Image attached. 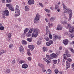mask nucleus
<instances>
[{"instance_id":"obj_1","label":"nucleus","mask_w":74,"mask_h":74,"mask_svg":"<svg viewBox=\"0 0 74 74\" xmlns=\"http://www.w3.org/2000/svg\"><path fill=\"white\" fill-rule=\"evenodd\" d=\"M64 12L66 14H69V21H70L71 18H72V16L73 15V12H72V10H71L67 8L64 10Z\"/></svg>"},{"instance_id":"obj_2","label":"nucleus","mask_w":74,"mask_h":74,"mask_svg":"<svg viewBox=\"0 0 74 74\" xmlns=\"http://www.w3.org/2000/svg\"><path fill=\"white\" fill-rule=\"evenodd\" d=\"M38 29H35L32 35V37H36L38 34Z\"/></svg>"},{"instance_id":"obj_3","label":"nucleus","mask_w":74,"mask_h":74,"mask_svg":"<svg viewBox=\"0 0 74 74\" xmlns=\"http://www.w3.org/2000/svg\"><path fill=\"white\" fill-rule=\"evenodd\" d=\"M65 53L66 54L64 55V59L65 60L67 59V58H69V57H70V54H69V51L67 50H65Z\"/></svg>"},{"instance_id":"obj_4","label":"nucleus","mask_w":74,"mask_h":74,"mask_svg":"<svg viewBox=\"0 0 74 74\" xmlns=\"http://www.w3.org/2000/svg\"><path fill=\"white\" fill-rule=\"evenodd\" d=\"M40 18V15L38 14H37L35 18L34 19V23H37L38 21H39Z\"/></svg>"},{"instance_id":"obj_5","label":"nucleus","mask_w":74,"mask_h":74,"mask_svg":"<svg viewBox=\"0 0 74 74\" xmlns=\"http://www.w3.org/2000/svg\"><path fill=\"white\" fill-rule=\"evenodd\" d=\"M6 7L9 8L10 10L11 11H14V9L12 7V5L11 4H8L6 5Z\"/></svg>"},{"instance_id":"obj_6","label":"nucleus","mask_w":74,"mask_h":74,"mask_svg":"<svg viewBox=\"0 0 74 74\" xmlns=\"http://www.w3.org/2000/svg\"><path fill=\"white\" fill-rule=\"evenodd\" d=\"M15 12L16 13L15 15L16 16H18L19 15H20V14H21V11L20 10H15Z\"/></svg>"},{"instance_id":"obj_7","label":"nucleus","mask_w":74,"mask_h":74,"mask_svg":"<svg viewBox=\"0 0 74 74\" xmlns=\"http://www.w3.org/2000/svg\"><path fill=\"white\" fill-rule=\"evenodd\" d=\"M53 43V42L52 40H50L49 42H47L46 44L47 46H49L51 45V44H52Z\"/></svg>"},{"instance_id":"obj_8","label":"nucleus","mask_w":74,"mask_h":74,"mask_svg":"<svg viewBox=\"0 0 74 74\" xmlns=\"http://www.w3.org/2000/svg\"><path fill=\"white\" fill-rule=\"evenodd\" d=\"M63 29V27L60 25H58L57 28L56 29L57 30H62Z\"/></svg>"},{"instance_id":"obj_9","label":"nucleus","mask_w":74,"mask_h":74,"mask_svg":"<svg viewBox=\"0 0 74 74\" xmlns=\"http://www.w3.org/2000/svg\"><path fill=\"white\" fill-rule=\"evenodd\" d=\"M4 14L5 15V16H9L10 15V14H9V11L7 10H5L4 11Z\"/></svg>"},{"instance_id":"obj_10","label":"nucleus","mask_w":74,"mask_h":74,"mask_svg":"<svg viewBox=\"0 0 74 74\" xmlns=\"http://www.w3.org/2000/svg\"><path fill=\"white\" fill-rule=\"evenodd\" d=\"M28 3L29 5H32L34 4V0H29L28 1Z\"/></svg>"},{"instance_id":"obj_11","label":"nucleus","mask_w":74,"mask_h":74,"mask_svg":"<svg viewBox=\"0 0 74 74\" xmlns=\"http://www.w3.org/2000/svg\"><path fill=\"white\" fill-rule=\"evenodd\" d=\"M63 42L65 45H67L69 43V40L67 39H65L63 41Z\"/></svg>"},{"instance_id":"obj_12","label":"nucleus","mask_w":74,"mask_h":74,"mask_svg":"<svg viewBox=\"0 0 74 74\" xmlns=\"http://www.w3.org/2000/svg\"><path fill=\"white\" fill-rule=\"evenodd\" d=\"M69 31L70 33H73L74 32V27L73 26H72V27L70 28L69 29Z\"/></svg>"},{"instance_id":"obj_13","label":"nucleus","mask_w":74,"mask_h":74,"mask_svg":"<svg viewBox=\"0 0 74 74\" xmlns=\"http://www.w3.org/2000/svg\"><path fill=\"white\" fill-rule=\"evenodd\" d=\"M50 57L51 59H53V58H56V55L54 53H53L50 55Z\"/></svg>"},{"instance_id":"obj_14","label":"nucleus","mask_w":74,"mask_h":74,"mask_svg":"<svg viewBox=\"0 0 74 74\" xmlns=\"http://www.w3.org/2000/svg\"><path fill=\"white\" fill-rule=\"evenodd\" d=\"M22 67L23 69H27L28 67V65L26 64H24L22 65Z\"/></svg>"},{"instance_id":"obj_15","label":"nucleus","mask_w":74,"mask_h":74,"mask_svg":"<svg viewBox=\"0 0 74 74\" xmlns=\"http://www.w3.org/2000/svg\"><path fill=\"white\" fill-rule=\"evenodd\" d=\"M28 47L30 49L31 51H33L34 48V45H28Z\"/></svg>"},{"instance_id":"obj_16","label":"nucleus","mask_w":74,"mask_h":74,"mask_svg":"<svg viewBox=\"0 0 74 74\" xmlns=\"http://www.w3.org/2000/svg\"><path fill=\"white\" fill-rule=\"evenodd\" d=\"M6 51V50H1L0 51V56H1V55L2 54H3L4 53H5Z\"/></svg>"},{"instance_id":"obj_17","label":"nucleus","mask_w":74,"mask_h":74,"mask_svg":"<svg viewBox=\"0 0 74 74\" xmlns=\"http://www.w3.org/2000/svg\"><path fill=\"white\" fill-rule=\"evenodd\" d=\"M62 6L63 7V9L64 10H65L66 9H67V7L64 4V3H62Z\"/></svg>"},{"instance_id":"obj_18","label":"nucleus","mask_w":74,"mask_h":74,"mask_svg":"<svg viewBox=\"0 0 74 74\" xmlns=\"http://www.w3.org/2000/svg\"><path fill=\"white\" fill-rule=\"evenodd\" d=\"M70 64L68 62L66 61V66L67 68H70Z\"/></svg>"},{"instance_id":"obj_19","label":"nucleus","mask_w":74,"mask_h":74,"mask_svg":"<svg viewBox=\"0 0 74 74\" xmlns=\"http://www.w3.org/2000/svg\"><path fill=\"white\" fill-rule=\"evenodd\" d=\"M24 48L22 45H21L19 48V51L20 52H22L23 51Z\"/></svg>"},{"instance_id":"obj_20","label":"nucleus","mask_w":74,"mask_h":74,"mask_svg":"<svg viewBox=\"0 0 74 74\" xmlns=\"http://www.w3.org/2000/svg\"><path fill=\"white\" fill-rule=\"evenodd\" d=\"M25 10L26 11H29V7L28 6H26L25 8Z\"/></svg>"},{"instance_id":"obj_21","label":"nucleus","mask_w":74,"mask_h":74,"mask_svg":"<svg viewBox=\"0 0 74 74\" xmlns=\"http://www.w3.org/2000/svg\"><path fill=\"white\" fill-rule=\"evenodd\" d=\"M21 42L23 45H26L27 44V42L25 40H22Z\"/></svg>"},{"instance_id":"obj_22","label":"nucleus","mask_w":74,"mask_h":74,"mask_svg":"<svg viewBox=\"0 0 74 74\" xmlns=\"http://www.w3.org/2000/svg\"><path fill=\"white\" fill-rule=\"evenodd\" d=\"M67 26L66 27V29H70V28H71V27H72V26L70 24H67Z\"/></svg>"},{"instance_id":"obj_23","label":"nucleus","mask_w":74,"mask_h":74,"mask_svg":"<svg viewBox=\"0 0 74 74\" xmlns=\"http://www.w3.org/2000/svg\"><path fill=\"white\" fill-rule=\"evenodd\" d=\"M29 31V29L28 28H26L24 30V34H26V33L27 32Z\"/></svg>"},{"instance_id":"obj_24","label":"nucleus","mask_w":74,"mask_h":74,"mask_svg":"<svg viewBox=\"0 0 74 74\" xmlns=\"http://www.w3.org/2000/svg\"><path fill=\"white\" fill-rule=\"evenodd\" d=\"M46 30L47 31L46 34H48V32H49V29H48V27L47 26L46 27Z\"/></svg>"},{"instance_id":"obj_25","label":"nucleus","mask_w":74,"mask_h":74,"mask_svg":"<svg viewBox=\"0 0 74 74\" xmlns=\"http://www.w3.org/2000/svg\"><path fill=\"white\" fill-rule=\"evenodd\" d=\"M38 66L41 68H43V67H44V64H39Z\"/></svg>"},{"instance_id":"obj_26","label":"nucleus","mask_w":74,"mask_h":74,"mask_svg":"<svg viewBox=\"0 0 74 74\" xmlns=\"http://www.w3.org/2000/svg\"><path fill=\"white\" fill-rule=\"evenodd\" d=\"M52 73V71H51L50 69H48L47 70V74H51Z\"/></svg>"},{"instance_id":"obj_27","label":"nucleus","mask_w":74,"mask_h":74,"mask_svg":"<svg viewBox=\"0 0 74 74\" xmlns=\"http://www.w3.org/2000/svg\"><path fill=\"white\" fill-rule=\"evenodd\" d=\"M55 18L53 17H52L50 19V20L51 22H53V21H54V20H55Z\"/></svg>"},{"instance_id":"obj_28","label":"nucleus","mask_w":74,"mask_h":74,"mask_svg":"<svg viewBox=\"0 0 74 74\" xmlns=\"http://www.w3.org/2000/svg\"><path fill=\"white\" fill-rule=\"evenodd\" d=\"M50 56H51V55H50V56L48 55H46V57L47 58V59H48L49 60L51 59V57Z\"/></svg>"},{"instance_id":"obj_29","label":"nucleus","mask_w":74,"mask_h":74,"mask_svg":"<svg viewBox=\"0 0 74 74\" xmlns=\"http://www.w3.org/2000/svg\"><path fill=\"white\" fill-rule=\"evenodd\" d=\"M27 40L29 42H32V41L33 40L32 38H28Z\"/></svg>"},{"instance_id":"obj_30","label":"nucleus","mask_w":74,"mask_h":74,"mask_svg":"<svg viewBox=\"0 0 74 74\" xmlns=\"http://www.w3.org/2000/svg\"><path fill=\"white\" fill-rule=\"evenodd\" d=\"M26 36L27 37H30V36H31V33L28 32V33H27L26 34Z\"/></svg>"},{"instance_id":"obj_31","label":"nucleus","mask_w":74,"mask_h":74,"mask_svg":"<svg viewBox=\"0 0 74 74\" xmlns=\"http://www.w3.org/2000/svg\"><path fill=\"white\" fill-rule=\"evenodd\" d=\"M53 36L54 40H56L58 38V36H57L56 35H54Z\"/></svg>"},{"instance_id":"obj_32","label":"nucleus","mask_w":74,"mask_h":74,"mask_svg":"<svg viewBox=\"0 0 74 74\" xmlns=\"http://www.w3.org/2000/svg\"><path fill=\"white\" fill-rule=\"evenodd\" d=\"M43 49L44 52H45V51H47V48L43 47Z\"/></svg>"},{"instance_id":"obj_33","label":"nucleus","mask_w":74,"mask_h":74,"mask_svg":"<svg viewBox=\"0 0 74 74\" xmlns=\"http://www.w3.org/2000/svg\"><path fill=\"white\" fill-rule=\"evenodd\" d=\"M18 9L19 6H18V5H16V9L15 10H19Z\"/></svg>"},{"instance_id":"obj_34","label":"nucleus","mask_w":74,"mask_h":74,"mask_svg":"<svg viewBox=\"0 0 74 74\" xmlns=\"http://www.w3.org/2000/svg\"><path fill=\"white\" fill-rule=\"evenodd\" d=\"M44 60L45 61V62H47L48 63H49V61L48 60H47V59L45 58H44Z\"/></svg>"},{"instance_id":"obj_35","label":"nucleus","mask_w":74,"mask_h":74,"mask_svg":"<svg viewBox=\"0 0 74 74\" xmlns=\"http://www.w3.org/2000/svg\"><path fill=\"white\" fill-rule=\"evenodd\" d=\"M45 10L47 12L49 13V12H50V10H49L48 9H46V8L45 9Z\"/></svg>"},{"instance_id":"obj_36","label":"nucleus","mask_w":74,"mask_h":74,"mask_svg":"<svg viewBox=\"0 0 74 74\" xmlns=\"http://www.w3.org/2000/svg\"><path fill=\"white\" fill-rule=\"evenodd\" d=\"M49 38H51V39H52V36L51 34H49Z\"/></svg>"},{"instance_id":"obj_37","label":"nucleus","mask_w":74,"mask_h":74,"mask_svg":"<svg viewBox=\"0 0 74 74\" xmlns=\"http://www.w3.org/2000/svg\"><path fill=\"white\" fill-rule=\"evenodd\" d=\"M5 73H10V70L9 69H7L5 71Z\"/></svg>"},{"instance_id":"obj_38","label":"nucleus","mask_w":74,"mask_h":74,"mask_svg":"<svg viewBox=\"0 0 74 74\" xmlns=\"http://www.w3.org/2000/svg\"><path fill=\"white\" fill-rule=\"evenodd\" d=\"M4 29V27L1 26L0 27V29L1 30H3Z\"/></svg>"},{"instance_id":"obj_39","label":"nucleus","mask_w":74,"mask_h":74,"mask_svg":"<svg viewBox=\"0 0 74 74\" xmlns=\"http://www.w3.org/2000/svg\"><path fill=\"white\" fill-rule=\"evenodd\" d=\"M7 35L8 36V37L9 38H11V35L10 33H8L7 34Z\"/></svg>"},{"instance_id":"obj_40","label":"nucleus","mask_w":74,"mask_h":74,"mask_svg":"<svg viewBox=\"0 0 74 74\" xmlns=\"http://www.w3.org/2000/svg\"><path fill=\"white\" fill-rule=\"evenodd\" d=\"M57 62V60H53V63L55 64H56Z\"/></svg>"},{"instance_id":"obj_41","label":"nucleus","mask_w":74,"mask_h":74,"mask_svg":"<svg viewBox=\"0 0 74 74\" xmlns=\"http://www.w3.org/2000/svg\"><path fill=\"white\" fill-rule=\"evenodd\" d=\"M70 36L71 38H73V37H74V34H71Z\"/></svg>"},{"instance_id":"obj_42","label":"nucleus","mask_w":74,"mask_h":74,"mask_svg":"<svg viewBox=\"0 0 74 74\" xmlns=\"http://www.w3.org/2000/svg\"><path fill=\"white\" fill-rule=\"evenodd\" d=\"M48 25H49V27H50V26H53V24H50L49 23H48Z\"/></svg>"},{"instance_id":"obj_43","label":"nucleus","mask_w":74,"mask_h":74,"mask_svg":"<svg viewBox=\"0 0 74 74\" xmlns=\"http://www.w3.org/2000/svg\"><path fill=\"white\" fill-rule=\"evenodd\" d=\"M11 0H7L6 1L7 3H11Z\"/></svg>"},{"instance_id":"obj_44","label":"nucleus","mask_w":74,"mask_h":74,"mask_svg":"<svg viewBox=\"0 0 74 74\" xmlns=\"http://www.w3.org/2000/svg\"><path fill=\"white\" fill-rule=\"evenodd\" d=\"M37 44L38 45H40L41 44V42L38 41L37 42Z\"/></svg>"},{"instance_id":"obj_45","label":"nucleus","mask_w":74,"mask_h":74,"mask_svg":"<svg viewBox=\"0 0 74 74\" xmlns=\"http://www.w3.org/2000/svg\"><path fill=\"white\" fill-rule=\"evenodd\" d=\"M59 8V6L56 5H55V9H58Z\"/></svg>"},{"instance_id":"obj_46","label":"nucleus","mask_w":74,"mask_h":74,"mask_svg":"<svg viewBox=\"0 0 74 74\" xmlns=\"http://www.w3.org/2000/svg\"><path fill=\"white\" fill-rule=\"evenodd\" d=\"M27 55L29 56H30V55H32V53H31L30 52L28 51L27 52Z\"/></svg>"},{"instance_id":"obj_47","label":"nucleus","mask_w":74,"mask_h":74,"mask_svg":"<svg viewBox=\"0 0 74 74\" xmlns=\"http://www.w3.org/2000/svg\"><path fill=\"white\" fill-rule=\"evenodd\" d=\"M24 61L23 60H21L19 61V63H20V64H22V63H24Z\"/></svg>"},{"instance_id":"obj_48","label":"nucleus","mask_w":74,"mask_h":74,"mask_svg":"<svg viewBox=\"0 0 74 74\" xmlns=\"http://www.w3.org/2000/svg\"><path fill=\"white\" fill-rule=\"evenodd\" d=\"M55 71H56L55 72V73L56 74H58V70L57 69H55Z\"/></svg>"},{"instance_id":"obj_49","label":"nucleus","mask_w":74,"mask_h":74,"mask_svg":"<svg viewBox=\"0 0 74 74\" xmlns=\"http://www.w3.org/2000/svg\"><path fill=\"white\" fill-rule=\"evenodd\" d=\"M13 47V45L12 44H10L9 46V47L10 48H12Z\"/></svg>"},{"instance_id":"obj_50","label":"nucleus","mask_w":74,"mask_h":74,"mask_svg":"<svg viewBox=\"0 0 74 74\" xmlns=\"http://www.w3.org/2000/svg\"><path fill=\"white\" fill-rule=\"evenodd\" d=\"M67 60H68V61L69 62H71V61H72L71 59H70V58L68 59H67Z\"/></svg>"},{"instance_id":"obj_51","label":"nucleus","mask_w":74,"mask_h":74,"mask_svg":"<svg viewBox=\"0 0 74 74\" xmlns=\"http://www.w3.org/2000/svg\"><path fill=\"white\" fill-rule=\"evenodd\" d=\"M27 59L28 60L30 61L32 60V58L30 57H28L27 58Z\"/></svg>"},{"instance_id":"obj_52","label":"nucleus","mask_w":74,"mask_h":74,"mask_svg":"<svg viewBox=\"0 0 74 74\" xmlns=\"http://www.w3.org/2000/svg\"><path fill=\"white\" fill-rule=\"evenodd\" d=\"M39 4L41 6V7H43V5H42V3H39Z\"/></svg>"},{"instance_id":"obj_53","label":"nucleus","mask_w":74,"mask_h":74,"mask_svg":"<svg viewBox=\"0 0 74 74\" xmlns=\"http://www.w3.org/2000/svg\"><path fill=\"white\" fill-rule=\"evenodd\" d=\"M58 72L60 74H62L63 73V71H61L60 72L59 71Z\"/></svg>"},{"instance_id":"obj_54","label":"nucleus","mask_w":74,"mask_h":74,"mask_svg":"<svg viewBox=\"0 0 74 74\" xmlns=\"http://www.w3.org/2000/svg\"><path fill=\"white\" fill-rule=\"evenodd\" d=\"M5 15L4 14H2V17L3 18H5Z\"/></svg>"},{"instance_id":"obj_55","label":"nucleus","mask_w":74,"mask_h":74,"mask_svg":"<svg viewBox=\"0 0 74 74\" xmlns=\"http://www.w3.org/2000/svg\"><path fill=\"white\" fill-rule=\"evenodd\" d=\"M70 51L72 52H74V50L73 49H70Z\"/></svg>"},{"instance_id":"obj_56","label":"nucleus","mask_w":74,"mask_h":74,"mask_svg":"<svg viewBox=\"0 0 74 74\" xmlns=\"http://www.w3.org/2000/svg\"><path fill=\"white\" fill-rule=\"evenodd\" d=\"M72 67L73 68V69H74V63L72 65Z\"/></svg>"},{"instance_id":"obj_57","label":"nucleus","mask_w":74,"mask_h":74,"mask_svg":"<svg viewBox=\"0 0 74 74\" xmlns=\"http://www.w3.org/2000/svg\"><path fill=\"white\" fill-rule=\"evenodd\" d=\"M15 60H13L12 61V63L13 64H14L15 63Z\"/></svg>"},{"instance_id":"obj_58","label":"nucleus","mask_w":74,"mask_h":74,"mask_svg":"<svg viewBox=\"0 0 74 74\" xmlns=\"http://www.w3.org/2000/svg\"><path fill=\"white\" fill-rule=\"evenodd\" d=\"M49 38H46V40L47 41H48V40H49Z\"/></svg>"},{"instance_id":"obj_59","label":"nucleus","mask_w":74,"mask_h":74,"mask_svg":"<svg viewBox=\"0 0 74 74\" xmlns=\"http://www.w3.org/2000/svg\"><path fill=\"white\" fill-rule=\"evenodd\" d=\"M63 23L64 24H66L67 25V21H64V22H63Z\"/></svg>"},{"instance_id":"obj_60","label":"nucleus","mask_w":74,"mask_h":74,"mask_svg":"<svg viewBox=\"0 0 74 74\" xmlns=\"http://www.w3.org/2000/svg\"><path fill=\"white\" fill-rule=\"evenodd\" d=\"M32 32H32V30H30L29 31L28 33H32Z\"/></svg>"},{"instance_id":"obj_61","label":"nucleus","mask_w":74,"mask_h":74,"mask_svg":"<svg viewBox=\"0 0 74 74\" xmlns=\"http://www.w3.org/2000/svg\"><path fill=\"white\" fill-rule=\"evenodd\" d=\"M52 52H53V51L51 50H49V52L50 53H51Z\"/></svg>"},{"instance_id":"obj_62","label":"nucleus","mask_w":74,"mask_h":74,"mask_svg":"<svg viewBox=\"0 0 74 74\" xmlns=\"http://www.w3.org/2000/svg\"><path fill=\"white\" fill-rule=\"evenodd\" d=\"M50 9L51 10H53V7H50Z\"/></svg>"},{"instance_id":"obj_63","label":"nucleus","mask_w":74,"mask_h":74,"mask_svg":"<svg viewBox=\"0 0 74 74\" xmlns=\"http://www.w3.org/2000/svg\"><path fill=\"white\" fill-rule=\"evenodd\" d=\"M65 59H63V63L64 62H64H65Z\"/></svg>"},{"instance_id":"obj_64","label":"nucleus","mask_w":74,"mask_h":74,"mask_svg":"<svg viewBox=\"0 0 74 74\" xmlns=\"http://www.w3.org/2000/svg\"><path fill=\"white\" fill-rule=\"evenodd\" d=\"M72 44H74V41H73L71 43Z\"/></svg>"}]
</instances>
